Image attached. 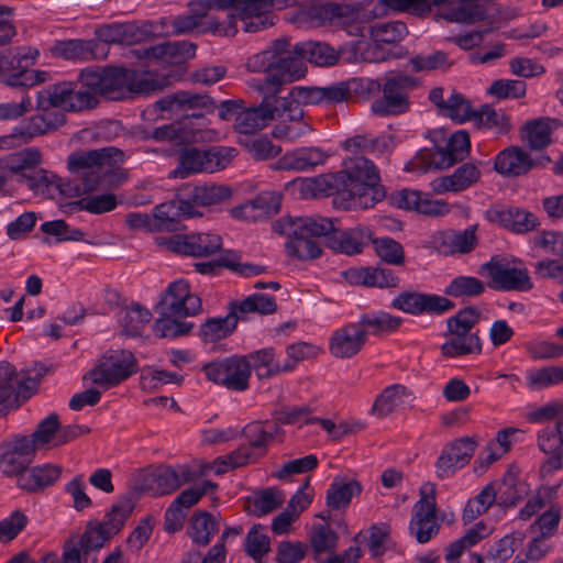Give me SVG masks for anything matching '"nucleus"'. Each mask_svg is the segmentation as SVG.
Returning <instances> with one entry per match:
<instances>
[{"mask_svg": "<svg viewBox=\"0 0 563 563\" xmlns=\"http://www.w3.org/2000/svg\"><path fill=\"white\" fill-rule=\"evenodd\" d=\"M123 158L121 150L108 146L71 153L67 163L80 178L84 192H92L117 188L125 181V173L115 167Z\"/></svg>", "mask_w": 563, "mask_h": 563, "instance_id": "f257e3e1", "label": "nucleus"}, {"mask_svg": "<svg viewBox=\"0 0 563 563\" xmlns=\"http://www.w3.org/2000/svg\"><path fill=\"white\" fill-rule=\"evenodd\" d=\"M161 111L175 114L184 113L183 118L173 122L175 126L176 144L198 142L203 139V111L211 112L214 102L205 93L179 90L167 95L155 102Z\"/></svg>", "mask_w": 563, "mask_h": 563, "instance_id": "f03ea898", "label": "nucleus"}, {"mask_svg": "<svg viewBox=\"0 0 563 563\" xmlns=\"http://www.w3.org/2000/svg\"><path fill=\"white\" fill-rule=\"evenodd\" d=\"M273 231L288 236L285 244L289 257L298 261L318 258L322 253L321 245L313 238L323 236L332 229V219L316 217H283L272 224Z\"/></svg>", "mask_w": 563, "mask_h": 563, "instance_id": "7ed1b4c3", "label": "nucleus"}, {"mask_svg": "<svg viewBox=\"0 0 563 563\" xmlns=\"http://www.w3.org/2000/svg\"><path fill=\"white\" fill-rule=\"evenodd\" d=\"M134 69L123 66H89L77 76L89 95L91 110L97 108L100 99L121 101L132 98Z\"/></svg>", "mask_w": 563, "mask_h": 563, "instance_id": "20e7f679", "label": "nucleus"}, {"mask_svg": "<svg viewBox=\"0 0 563 563\" xmlns=\"http://www.w3.org/2000/svg\"><path fill=\"white\" fill-rule=\"evenodd\" d=\"M340 172L345 180L347 197L354 200L355 206L371 208L385 198V190L379 186L378 169L368 158H347Z\"/></svg>", "mask_w": 563, "mask_h": 563, "instance_id": "39448f33", "label": "nucleus"}, {"mask_svg": "<svg viewBox=\"0 0 563 563\" xmlns=\"http://www.w3.org/2000/svg\"><path fill=\"white\" fill-rule=\"evenodd\" d=\"M481 316L476 307L468 306L446 320V340L440 347L442 356L455 358L482 352L478 331H474Z\"/></svg>", "mask_w": 563, "mask_h": 563, "instance_id": "423d86ee", "label": "nucleus"}, {"mask_svg": "<svg viewBox=\"0 0 563 563\" xmlns=\"http://www.w3.org/2000/svg\"><path fill=\"white\" fill-rule=\"evenodd\" d=\"M275 46L277 47L275 71L268 74L262 81L253 80L251 87L257 91H267L277 96L284 85L305 77L307 67L303 47L298 45L291 47L285 37L275 40Z\"/></svg>", "mask_w": 563, "mask_h": 563, "instance_id": "0eeeda50", "label": "nucleus"}, {"mask_svg": "<svg viewBox=\"0 0 563 563\" xmlns=\"http://www.w3.org/2000/svg\"><path fill=\"white\" fill-rule=\"evenodd\" d=\"M135 503L132 496H124L115 503L102 522L90 521L80 536L86 552L85 563H97V553L123 527L132 514Z\"/></svg>", "mask_w": 563, "mask_h": 563, "instance_id": "6e6552de", "label": "nucleus"}, {"mask_svg": "<svg viewBox=\"0 0 563 563\" xmlns=\"http://www.w3.org/2000/svg\"><path fill=\"white\" fill-rule=\"evenodd\" d=\"M236 154V148L230 146H211L207 150L186 146L178 152L177 166L169 173V177L184 179L194 174L222 170Z\"/></svg>", "mask_w": 563, "mask_h": 563, "instance_id": "1a4fd4ad", "label": "nucleus"}, {"mask_svg": "<svg viewBox=\"0 0 563 563\" xmlns=\"http://www.w3.org/2000/svg\"><path fill=\"white\" fill-rule=\"evenodd\" d=\"M133 37H111L106 40L107 44H126L131 48L125 54L128 57L146 59L150 63L162 62L170 65H181L196 54V44L188 41H175L152 47H143L141 40L132 41Z\"/></svg>", "mask_w": 563, "mask_h": 563, "instance_id": "9d476101", "label": "nucleus"}, {"mask_svg": "<svg viewBox=\"0 0 563 563\" xmlns=\"http://www.w3.org/2000/svg\"><path fill=\"white\" fill-rule=\"evenodd\" d=\"M301 19H309L318 25H340L343 27L354 26L363 31L361 24L369 22L375 18L373 11H366L361 5L340 4L334 2H319L310 4L300 11Z\"/></svg>", "mask_w": 563, "mask_h": 563, "instance_id": "9b49d317", "label": "nucleus"}, {"mask_svg": "<svg viewBox=\"0 0 563 563\" xmlns=\"http://www.w3.org/2000/svg\"><path fill=\"white\" fill-rule=\"evenodd\" d=\"M418 86V80L409 75L397 74L386 78L383 97L372 102L373 113L379 117L398 115L409 110L408 91Z\"/></svg>", "mask_w": 563, "mask_h": 563, "instance_id": "f8f14e48", "label": "nucleus"}, {"mask_svg": "<svg viewBox=\"0 0 563 563\" xmlns=\"http://www.w3.org/2000/svg\"><path fill=\"white\" fill-rule=\"evenodd\" d=\"M136 372L135 360L131 352L125 350L109 351L99 364L90 369L85 379L93 384L111 387L120 384Z\"/></svg>", "mask_w": 563, "mask_h": 563, "instance_id": "ddd939ff", "label": "nucleus"}, {"mask_svg": "<svg viewBox=\"0 0 563 563\" xmlns=\"http://www.w3.org/2000/svg\"><path fill=\"white\" fill-rule=\"evenodd\" d=\"M187 7L190 14L179 15L169 21L174 33L180 34L198 31L200 33L218 34V31L223 30L235 31L231 24L232 20L223 23L219 16L208 13L211 8L209 0H191Z\"/></svg>", "mask_w": 563, "mask_h": 563, "instance_id": "4468645a", "label": "nucleus"}, {"mask_svg": "<svg viewBox=\"0 0 563 563\" xmlns=\"http://www.w3.org/2000/svg\"><path fill=\"white\" fill-rule=\"evenodd\" d=\"M206 377L214 384L235 391L249 388L251 365L245 356H231L217 360L202 367Z\"/></svg>", "mask_w": 563, "mask_h": 563, "instance_id": "2eb2a0df", "label": "nucleus"}, {"mask_svg": "<svg viewBox=\"0 0 563 563\" xmlns=\"http://www.w3.org/2000/svg\"><path fill=\"white\" fill-rule=\"evenodd\" d=\"M435 486L426 483L420 488V499L415 504L409 530L419 543L428 542L438 534L440 523L437 520Z\"/></svg>", "mask_w": 563, "mask_h": 563, "instance_id": "dca6fc26", "label": "nucleus"}, {"mask_svg": "<svg viewBox=\"0 0 563 563\" xmlns=\"http://www.w3.org/2000/svg\"><path fill=\"white\" fill-rule=\"evenodd\" d=\"M41 106L56 107L67 112H82L91 110L90 99L82 84L63 81L51 85L37 92Z\"/></svg>", "mask_w": 563, "mask_h": 563, "instance_id": "f3484780", "label": "nucleus"}, {"mask_svg": "<svg viewBox=\"0 0 563 563\" xmlns=\"http://www.w3.org/2000/svg\"><path fill=\"white\" fill-rule=\"evenodd\" d=\"M470 146L468 133L466 131H457L451 135L444 147L420 152L418 158L421 159V168L423 170L449 168L465 158L470 152Z\"/></svg>", "mask_w": 563, "mask_h": 563, "instance_id": "a211bd4d", "label": "nucleus"}, {"mask_svg": "<svg viewBox=\"0 0 563 563\" xmlns=\"http://www.w3.org/2000/svg\"><path fill=\"white\" fill-rule=\"evenodd\" d=\"M481 271H485L490 278L489 286L504 291H529L533 288V283L527 268H519L510 265L508 262L493 257L489 262L482 265Z\"/></svg>", "mask_w": 563, "mask_h": 563, "instance_id": "6ab92c4d", "label": "nucleus"}, {"mask_svg": "<svg viewBox=\"0 0 563 563\" xmlns=\"http://www.w3.org/2000/svg\"><path fill=\"white\" fill-rule=\"evenodd\" d=\"M158 313L191 317L202 310L201 299L190 291L189 284L178 279L169 284L156 306Z\"/></svg>", "mask_w": 563, "mask_h": 563, "instance_id": "aec40b11", "label": "nucleus"}, {"mask_svg": "<svg viewBox=\"0 0 563 563\" xmlns=\"http://www.w3.org/2000/svg\"><path fill=\"white\" fill-rule=\"evenodd\" d=\"M390 307L411 316H439L451 311L455 305L443 296L406 290L391 300Z\"/></svg>", "mask_w": 563, "mask_h": 563, "instance_id": "412c9836", "label": "nucleus"}, {"mask_svg": "<svg viewBox=\"0 0 563 563\" xmlns=\"http://www.w3.org/2000/svg\"><path fill=\"white\" fill-rule=\"evenodd\" d=\"M36 454L32 440L15 435L0 444V471L7 477L19 478L26 471Z\"/></svg>", "mask_w": 563, "mask_h": 563, "instance_id": "4be33fe9", "label": "nucleus"}, {"mask_svg": "<svg viewBox=\"0 0 563 563\" xmlns=\"http://www.w3.org/2000/svg\"><path fill=\"white\" fill-rule=\"evenodd\" d=\"M157 242L174 253L194 257L212 255L222 245L221 238L211 233L175 234L167 239H157Z\"/></svg>", "mask_w": 563, "mask_h": 563, "instance_id": "5701e85b", "label": "nucleus"}, {"mask_svg": "<svg viewBox=\"0 0 563 563\" xmlns=\"http://www.w3.org/2000/svg\"><path fill=\"white\" fill-rule=\"evenodd\" d=\"M278 108V115L275 119L280 120L273 129V135L276 139L292 142L311 131L309 124L303 120L305 112L301 106L296 102H287L282 97L274 99Z\"/></svg>", "mask_w": 563, "mask_h": 563, "instance_id": "b1692460", "label": "nucleus"}, {"mask_svg": "<svg viewBox=\"0 0 563 563\" xmlns=\"http://www.w3.org/2000/svg\"><path fill=\"white\" fill-rule=\"evenodd\" d=\"M352 51L355 59L368 63L401 58L408 54V49L396 37H360L353 43Z\"/></svg>", "mask_w": 563, "mask_h": 563, "instance_id": "393cba45", "label": "nucleus"}, {"mask_svg": "<svg viewBox=\"0 0 563 563\" xmlns=\"http://www.w3.org/2000/svg\"><path fill=\"white\" fill-rule=\"evenodd\" d=\"M258 92L263 96L261 103L256 107L242 109L235 118L234 126L241 134H254L278 115V108L274 102V99H278V96L271 95L267 91Z\"/></svg>", "mask_w": 563, "mask_h": 563, "instance_id": "a878e982", "label": "nucleus"}, {"mask_svg": "<svg viewBox=\"0 0 563 563\" xmlns=\"http://www.w3.org/2000/svg\"><path fill=\"white\" fill-rule=\"evenodd\" d=\"M336 219H332V229L325 234V245L336 253L353 256L363 252L372 242V230L367 227H356L340 230L335 227Z\"/></svg>", "mask_w": 563, "mask_h": 563, "instance_id": "bb28decb", "label": "nucleus"}, {"mask_svg": "<svg viewBox=\"0 0 563 563\" xmlns=\"http://www.w3.org/2000/svg\"><path fill=\"white\" fill-rule=\"evenodd\" d=\"M538 446L549 455L541 466L542 475H551L563 467V416L539 433Z\"/></svg>", "mask_w": 563, "mask_h": 563, "instance_id": "cd10ccee", "label": "nucleus"}, {"mask_svg": "<svg viewBox=\"0 0 563 563\" xmlns=\"http://www.w3.org/2000/svg\"><path fill=\"white\" fill-rule=\"evenodd\" d=\"M212 4H216L219 9H227L233 7L236 12L224 13L223 16H220V21L227 23V21L232 20L231 24L235 31H218L219 35H236L239 32L245 33H257L258 25H263L260 20L254 18L255 15L252 13V4L251 0H213L209 1Z\"/></svg>", "mask_w": 563, "mask_h": 563, "instance_id": "c85d7f7f", "label": "nucleus"}, {"mask_svg": "<svg viewBox=\"0 0 563 563\" xmlns=\"http://www.w3.org/2000/svg\"><path fill=\"white\" fill-rule=\"evenodd\" d=\"M477 443L468 437L461 438L450 443L435 462L438 477L446 478L459 468L465 466L473 456Z\"/></svg>", "mask_w": 563, "mask_h": 563, "instance_id": "c756f323", "label": "nucleus"}, {"mask_svg": "<svg viewBox=\"0 0 563 563\" xmlns=\"http://www.w3.org/2000/svg\"><path fill=\"white\" fill-rule=\"evenodd\" d=\"M364 328L357 322L347 323L335 330L329 342L330 353L336 358H351L365 345Z\"/></svg>", "mask_w": 563, "mask_h": 563, "instance_id": "7c9ffc66", "label": "nucleus"}, {"mask_svg": "<svg viewBox=\"0 0 563 563\" xmlns=\"http://www.w3.org/2000/svg\"><path fill=\"white\" fill-rule=\"evenodd\" d=\"M63 473L58 464L45 463L42 465L29 466L20 474L16 486L30 494H38L53 486Z\"/></svg>", "mask_w": 563, "mask_h": 563, "instance_id": "2f4dec72", "label": "nucleus"}, {"mask_svg": "<svg viewBox=\"0 0 563 563\" xmlns=\"http://www.w3.org/2000/svg\"><path fill=\"white\" fill-rule=\"evenodd\" d=\"M395 206L415 210L429 217H442L450 212V206L443 200H432L417 190L402 189L391 196Z\"/></svg>", "mask_w": 563, "mask_h": 563, "instance_id": "473e14b6", "label": "nucleus"}, {"mask_svg": "<svg viewBox=\"0 0 563 563\" xmlns=\"http://www.w3.org/2000/svg\"><path fill=\"white\" fill-rule=\"evenodd\" d=\"M486 218L515 233H527L538 225L536 216L529 211L514 207H494L486 211Z\"/></svg>", "mask_w": 563, "mask_h": 563, "instance_id": "72a5a7b5", "label": "nucleus"}, {"mask_svg": "<svg viewBox=\"0 0 563 563\" xmlns=\"http://www.w3.org/2000/svg\"><path fill=\"white\" fill-rule=\"evenodd\" d=\"M198 214L194 211V205L184 199H173L156 206L153 210V219L157 231H176L181 218H191Z\"/></svg>", "mask_w": 563, "mask_h": 563, "instance_id": "f704fd0d", "label": "nucleus"}, {"mask_svg": "<svg viewBox=\"0 0 563 563\" xmlns=\"http://www.w3.org/2000/svg\"><path fill=\"white\" fill-rule=\"evenodd\" d=\"M416 397L406 386L395 384L387 386L375 399L372 413L385 418L396 410L411 408Z\"/></svg>", "mask_w": 563, "mask_h": 563, "instance_id": "c9c22d12", "label": "nucleus"}, {"mask_svg": "<svg viewBox=\"0 0 563 563\" xmlns=\"http://www.w3.org/2000/svg\"><path fill=\"white\" fill-rule=\"evenodd\" d=\"M476 225L463 231L446 230L434 235L435 247L443 254H466L477 244Z\"/></svg>", "mask_w": 563, "mask_h": 563, "instance_id": "e433bc0d", "label": "nucleus"}, {"mask_svg": "<svg viewBox=\"0 0 563 563\" xmlns=\"http://www.w3.org/2000/svg\"><path fill=\"white\" fill-rule=\"evenodd\" d=\"M328 154L320 147H300L285 153L276 163V169L306 172L322 165Z\"/></svg>", "mask_w": 563, "mask_h": 563, "instance_id": "4c0bfd02", "label": "nucleus"}, {"mask_svg": "<svg viewBox=\"0 0 563 563\" xmlns=\"http://www.w3.org/2000/svg\"><path fill=\"white\" fill-rule=\"evenodd\" d=\"M197 475L186 464L164 465L153 476L155 494L165 495L177 490L181 485L194 482Z\"/></svg>", "mask_w": 563, "mask_h": 563, "instance_id": "58836bf2", "label": "nucleus"}, {"mask_svg": "<svg viewBox=\"0 0 563 563\" xmlns=\"http://www.w3.org/2000/svg\"><path fill=\"white\" fill-rule=\"evenodd\" d=\"M100 44V37L89 40L69 38L58 41L53 48V53L65 59H97L106 57L104 52L98 51Z\"/></svg>", "mask_w": 563, "mask_h": 563, "instance_id": "ea45409f", "label": "nucleus"}, {"mask_svg": "<svg viewBox=\"0 0 563 563\" xmlns=\"http://www.w3.org/2000/svg\"><path fill=\"white\" fill-rule=\"evenodd\" d=\"M279 209L280 196L272 191H264L235 209L234 214L244 220L258 221L275 216Z\"/></svg>", "mask_w": 563, "mask_h": 563, "instance_id": "a19ab883", "label": "nucleus"}, {"mask_svg": "<svg viewBox=\"0 0 563 563\" xmlns=\"http://www.w3.org/2000/svg\"><path fill=\"white\" fill-rule=\"evenodd\" d=\"M495 170L508 177L527 174L533 167L530 155L518 146H509L496 156Z\"/></svg>", "mask_w": 563, "mask_h": 563, "instance_id": "79ce46f5", "label": "nucleus"}, {"mask_svg": "<svg viewBox=\"0 0 563 563\" xmlns=\"http://www.w3.org/2000/svg\"><path fill=\"white\" fill-rule=\"evenodd\" d=\"M167 20H161L159 22L150 21H126V22H113L95 26L92 32L95 35H157L163 31Z\"/></svg>", "mask_w": 563, "mask_h": 563, "instance_id": "37998d69", "label": "nucleus"}, {"mask_svg": "<svg viewBox=\"0 0 563 563\" xmlns=\"http://www.w3.org/2000/svg\"><path fill=\"white\" fill-rule=\"evenodd\" d=\"M479 177V168L473 163H465L457 167L452 175L434 179L432 187L438 194L459 192L475 184Z\"/></svg>", "mask_w": 563, "mask_h": 563, "instance_id": "c03bdc74", "label": "nucleus"}, {"mask_svg": "<svg viewBox=\"0 0 563 563\" xmlns=\"http://www.w3.org/2000/svg\"><path fill=\"white\" fill-rule=\"evenodd\" d=\"M344 181L341 172L299 180L302 194L314 197L335 194L347 195Z\"/></svg>", "mask_w": 563, "mask_h": 563, "instance_id": "a18cd8bd", "label": "nucleus"}, {"mask_svg": "<svg viewBox=\"0 0 563 563\" xmlns=\"http://www.w3.org/2000/svg\"><path fill=\"white\" fill-rule=\"evenodd\" d=\"M151 319V311L137 302L121 308L118 313V322L121 327V332L128 336L141 335Z\"/></svg>", "mask_w": 563, "mask_h": 563, "instance_id": "49530a36", "label": "nucleus"}, {"mask_svg": "<svg viewBox=\"0 0 563 563\" xmlns=\"http://www.w3.org/2000/svg\"><path fill=\"white\" fill-rule=\"evenodd\" d=\"M362 486L357 481H344L335 477L327 490L325 504L333 510L346 509L354 496H358Z\"/></svg>", "mask_w": 563, "mask_h": 563, "instance_id": "de8ad7c7", "label": "nucleus"}, {"mask_svg": "<svg viewBox=\"0 0 563 563\" xmlns=\"http://www.w3.org/2000/svg\"><path fill=\"white\" fill-rule=\"evenodd\" d=\"M404 319L385 311L365 313L361 316L357 323L364 328L365 338L368 334L383 336L396 332L402 324Z\"/></svg>", "mask_w": 563, "mask_h": 563, "instance_id": "09e8293b", "label": "nucleus"}, {"mask_svg": "<svg viewBox=\"0 0 563 563\" xmlns=\"http://www.w3.org/2000/svg\"><path fill=\"white\" fill-rule=\"evenodd\" d=\"M239 317L232 311L225 317L209 318L199 328L198 336L206 343L228 338L236 328Z\"/></svg>", "mask_w": 563, "mask_h": 563, "instance_id": "8fccbe9b", "label": "nucleus"}, {"mask_svg": "<svg viewBox=\"0 0 563 563\" xmlns=\"http://www.w3.org/2000/svg\"><path fill=\"white\" fill-rule=\"evenodd\" d=\"M530 493L528 483L516 473L508 471L497 490L498 505L501 507H512L523 500Z\"/></svg>", "mask_w": 563, "mask_h": 563, "instance_id": "3c124183", "label": "nucleus"}, {"mask_svg": "<svg viewBox=\"0 0 563 563\" xmlns=\"http://www.w3.org/2000/svg\"><path fill=\"white\" fill-rule=\"evenodd\" d=\"M10 44V37H0V47ZM38 56V51L32 47L10 48L4 54L0 52V70L14 71L18 68L29 67Z\"/></svg>", "mask_w": 563, "mask_h": 563, "instance_id": "603ef678", "label": "nucleus"}, {"mask_svg": "<svg viewBox=\"0 0 563 563\" xmlns=\"http://www.w3.org/2000/svg\"><path fill=\"white\" fill-rule=\"evenodd\" d=\"M489 534L487 527L479 522L466 531L460 539L453 541L445 548V561L448 563H459L463 552L481 542Z\"/></svg>", "mask_w": 563, "mask_h": 563, "instance_id": "864d4df0", "label": "nucleus"}, {"mask_svg": "<svg viewBox=\"0 0 563 563\" xmlns=\"http://www.w3.org/2000/svg\"><path fill=\"white\" fill-rule=\"evenodd\" d=\"M59 432V417L53 412L45 419L41 420L34 432L26 437L32 440V445L37 451L38 449H53L58 448L56 444L57 434Z\"/></svg>", "mask_w": 563, "mask_h": 563, "instance_id": "5fc2aeb1", "label": "nucleus"}, {"mask_svg": "<svg viewBox=\"0 0 563 563\" xmlns=\"http://www.w3.org/2000/svg\"><path fill=\"white\" fill-rule=\"evenodd\" d=\"M20 183H25L30 190L43 197L53 198L56 190L64 192L58 179L44 169L23 173Z\"/></svg>", "mask_w": 563, "mask_h": 563, "instance_id": "6e6d98bb", "label": "nucleus"}, {"mask_svg": "<svg viewBox=\"0 0 563 563\" xmlns=\"http://www.w3.org/2000/svg\"><path fill=\"white\" fill-rule=\"evenodd\" d=\"M277 429L269 422L254 421L245 426L242 430L243 435L249 441L253 451L257 450L256 454L264 456L267 452V445L273 440Z\"/></svg>", "mask_w": 563, "mask_h": 563, "instance_id": "4d7b16f0", "label": "nucleus"}, {"mask_svg": "<svg viewBox=\"0 0 563 563\" xmlns=\"http://www.w3.org/2000/svg\"><path fill=\"white\" fill-rule=\"evenodd\" d=\"M232 308L236 314L238 312L241 314H272L277 310V303L274 296L256 292L239 302H233Z\"/></svg>", "mask_w": 563, "mask_h": 563, "instance_id": "13d9d810", "label": "nucleus"}, {"mask_svg": "<svg viewBox=\"0 0 563 563\" xmlns=\"http://www.w3.org/2000/svg\"><path fill=\"white\" fill-rule=\"evenodd\" d=\"M298 0H251L252 13L263 25H258V32L273 26L276 21L274 10H283L287 7L294 5Z\"/></svg>", "mask_w": 563, "mask_h": 563, "instance_id": "bf43d9fd", "label": "nucleus"}, {"mask_svg": "<svg viewBox=\"0 0 563 563\" xmlns=\"http://www.w3.org/2000/svg\"><path fill=\"white\" fill-rule=\"evenodd\" d=\"M485 284L474 276H456L444 288V294L453 298H475L485 291Z\"/></svg>", "mask_w": 563, "mask_h": 563, "instance_id": "052dcab7", "label": "nucleus"}, {"mask_svg": "<svg viewBox=\"0 0 563 563\" xmlns=\"http://www.w3.org/2000/svg\"><path fill=\"white\" fill-rule=\"evenodd\" d=\"M523 540L525 534L521 532L505 536L489 548L486 554L487 562L505 563L522 545Z\"/></svg>", "mask_w": 563, "mask_h": 563, "instance_id": "680f3d73", "label": "nucleus"}, {"mask_svg": "<svg viewBox=\"0 0 563 563\" xmlns=\"http://www.w3.org/2000/svg\"><path fill=\"white\" fill-rule=\"evenodd\" d=\"M232 191L223 185H203L194 188L189 200L194 208L196 206L210 207L219 205L229 199Z\"/></svg>", "mask_w": 563, "mask_h": 563, "instance_id": "e2e57ef3", "label": "nucleus"}, {"mask_svg": "<svg viewBox=\"0 0 563 563\" xmlns=\"http://www.w3.org/2000/svg\"><path fill=\"white\" fill-rule=\"evenodd\" d=\"M219 530L218 522L207 511L195 515L190 520L189 536L198 545L209 544L211 537Z\"/></svg>", "mask_w": 563, "mask_h": 563, "instance_id": "0e129e2a", "label": "nucleus"}, {"mask_svg": "<svg viewBox=\"0 0 563 563\" xmlns=\"http://www.w3.org/2000/svg\"><path fill=\"white\" fill-rule=\"evenodd\" d=\"M497 499V489L494 484L486 485L473 499L468 500L463 510V520L471 522L485 514Z\"/></svg>", "mask_w": 563, "mask_h": 563, "instance_id": "69168bd1", "label": "nucleus"}, {"mask_svg": "<svg viewBox=\"0 0 563 563\" xmlns=\"http://www.w3.org/2000/svg\"><path fill=\"white\" fill-rule=\"evenodd\" d=\"M169 85L170 80L168 76L152 75L150 71L144 70L141 73L134 69L132 97L163 91Z\"/></svg>", "mask_w": 563, "mask_h": 563, "instance_id": "338daca9", "label": "nucleus"}, {"mask_svg": "<svg viewBox=\"0 0 563 563\" xmlns=\"http://www.w3.org/2000/svg\"><path fill=\"white\" fill-rule=\"evenodd\" d=\"M86 550L80 542V537H71L63 545L62 561L54 552L42 556L41 563H85Z\"/></svg>", "mask_w": 563, "mask_h": 563, "instance_id": "774afa93", "label": "nucleus"}]
</instances>
